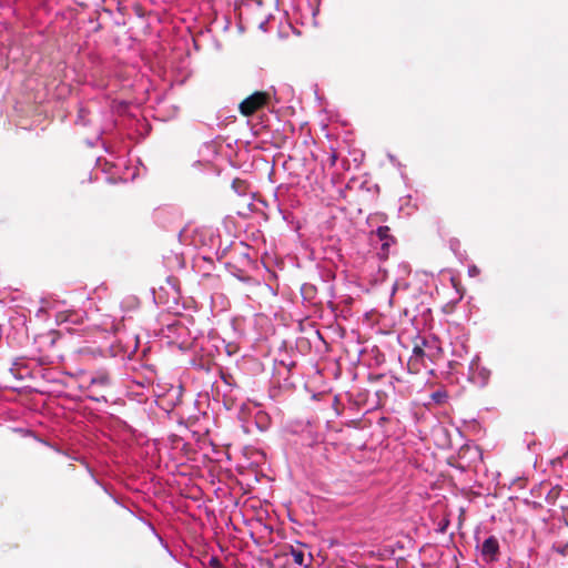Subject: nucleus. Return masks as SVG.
Returning <instances> with one entry per match:
<instances>
[{
  "label": "nucleus",
  "mask_w": 568,
  "mask_h": 568,
  "mask_svg": "<svg viewBox=\"0 0 568 568\" xmlns=\"http://www.w3.org/2000/svg\"><path fill=\"white\" fill-rule=\"evenodd\" d=\"M273 103H280V100L276 99L275 95L268 92L257 91L242 100L237 106H265Z\"/></svg>",
  "instance_id": "1"
},
{
  "label": "nucleus",
  "mask_w": 568,
  "mask_h": 568,
  "mask_svg": "<svg viewBox=\"0 0 568 568\" xmlns=\"http://www.w3.org/2000/svg\"><path fill=\"white\" fill-rule=\"evenodd\" d=\"M499 542L495 536L488 537L481 546V556L485 561L493 562L498 559Z\"/></svg>",
  "instance_id": "2"
},
{
  "label": "nucleus",
  "mask_w": 568,
  "mask_h": 568,
  "mask_svg": "<svg viewBox=\"0 0 568 568\" xmlns=\"http://www.w3.org/2000/svg\"><path fill=\"white\" fill-rule=\"evenodd\" d=\"M376 236L383 242L382 250L385 252L392 244L396 243L395 237L390 234L388 226H379L376 232Z\"/></svg>",
  "instance_id": "3"
},
{
  "label": "nucleus",
  "mask_w": 568,
  "mask_h": 568,
  "mask_svg": "<svg viewBox=\"0 0 568 568\" xmlns=\"http://www.w3.org/2000/svg\"><path fill=\"white\" fill-rule=\"evenodd\" d=\"M425 347H429L428 342L423 339L420 344L416 343L413 348V357L410 361H414V362L422 361L423 362L425 357L433 359L434 355L426 352Z\"/></svg>",
  "instance_id": "4"
},
{
  "label": "nucleus",
  "mask_w": 568,
  "mask_h": 568,
  "mask_svg": "<svg viewBox=\"0 0 568 568\" xmlns=\"http://www.w3.org/2000/svg\"><path fill=\"white\" fill-rule=\"evenodd\" d=\"M239 110H240V112H241V114L243 116L248 118L251 120H253L255 118L256 119H262L261 111L263 109H239ZM261 124H262L263 128L267 126V124H264L263 120H261Z\"/></svg>",
  "instance_id": "5"
},
{
  "label": "nucleus",
  "mask_w": 568,
  "mask_h": 568,
  "mask_svg": "<svg viewBox=\"0 0 568 568\" xmlns=\"http://www.w3.org/2000/svg\"><path fill=\"white\" fill-rule=\"evenodd\" d=\"M291 555H292V558H293V561L300 566H305L307 567V564H305V554L304 551L300 550V549H292L291 551Z\"/></svg>",
  "instance_id": "6"
},
{
  "label": "nucleus",
  "mask_w": 568,
  "mask_h": 568,
  "mask_svg": "<svg viewBox=\"0 0 568 568\" xmlns=\"http://www.w3.org/2000/svg\"><path fill=\"white\" fill-rule=\"evenodd\" d=\"M109 382H110L109 376L106 374H101L91 379V385L106 386L109 384Z\"/></svg>",
  "instance_id": "7"
},
{
  "label": "nucleus",
  "mask_w": 568,
  "mask_h": 568,
  "mask_svg": "<svg viewBox=\"0 0 568 568\" xmlns=\"http://www.w3.org/2000/svg\"><path fill=\"white\" fill-rule=\"evenodd\" d=\"M552 550L558 552L561 556L568 555V544L567 542H556L552 545Z\"/></svg>",
  "instance_id": "8"
},
{
  "label": "nucleus",
  "mask_w": 568,
  "mask_h": 568,
  "mask_svg": "<svg viewBox=\"0 0 568 568\" xmlns=\"http://www.w3.org/2000/svg\"><path fill=\"white\" fill-rule=\"evenodd\" d=\"M432 399L437 403V404H442L446 400L447 398V393L445 390H437V392H434L432 395H430Z\"/></svg>",
  "instance_id": "9"
},
{
  "label": "nucleus",
  "mask_w": 568,
  "mask_h": 568,
  "mask_svg": "<svg viewBox=\"0 0 568 568\" xmlns=\"http://www.w3.org/2000/svg\"><path fill=\"white\" fill-rule=\"evenodd\" d=\"M209 565L212 568H223V565L217 557L210 558Z\"/></svg>",
  "instance_id": "10"
},
{
  "label": "nucleus",
  "mask_w": 568,
  "mask_h": 568,
  "mask_svg": "<svg viewBox=\"0 0 568 568\" xmlns=\"http://www.w3.org/2000/svg\"><path fill=\"white\" fill-rule=\"evenodd\" d=\"M58 318L63 320V321L67 320V317L62 313L59 314Z\"/></svg>",
  "instance_id": "11"
},
{
  "label": "nucleus",
  "mask_w": 568,
  "mask_h": 568,
  "mask_svg": "<svg viewBox=\"0 0 568 568\" xmlns=\"http://www.w3.org/2000/svg\"><path fill=\"white\" fill-rule=\"evenodd\" d=\"M119 106L124 108V106H129V105H128V103H126V102H121V103L119 104Z\"/></svg>",
  "instance_id": "12"
}]
</instances>
